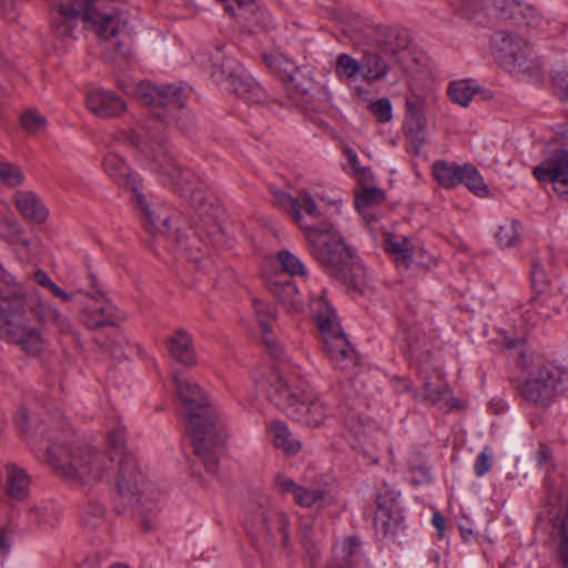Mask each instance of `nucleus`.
I'll return each mask as SVG.
<instances>
[{
	"instance_id": "f257e3e1",
	"label": "nucleus",
	"mask_w": 568,
	"mask_h": 568,
	"mask_svg": "<svg viewBox=\"0 0 568 568\" xmlns=\"http://www.w3.org/2000/svg\"><path fill=\"white\" fill-rule=\"evenodd\" d=\"M252 378L257 392L276 397L277 404L295 415L298 422L310 427H318L325 420L326 406L298 372L288 367L280 371L258 367L253 372Z\"/></svg>"
},
{
	"instance_id": "f03ea898",
	"label": "nucleus",
	"mask_w": 568,
	"mask_h": 568,
	"mask_svg": "<svg viewBox=\"0 0 568 568\" xmlns=\"http://www.w3.org/2000/svg\"><path fill=\"white\" fill-rule=\"evenodd\" d=\"M173 382L176 395L184 405L195 454L206 470L214 474L219 467L222 443L217 414L196 383L180 374L173 375Z\"/></svg>"
},
{
	"instance_id": "7ed1b4c3",
	"label": "nucleus",
	"mask_w": 568,
	"mask_h": 568,
	"mask_svg": "<svg viewBox=\"0 0 568 568\" xmlns=\"http://www.w3.org/2000/svg\"><path fill=\"white\" fill-rule=\"evenodd\" d=\"M48 463L59 476L81 485L105 479L113 468V458L94 446L53 445Z\"/></svg>"
},
{
	"instance_id": "20e7f679",
	"label": "nucleus",
	"mask_w": 568,
	"mask_h": 568,
	"mask_svg": "<svg viewBox=\"0 0 568 568\" xmlns=\"http://www.w3.org/2000/svg\"><path fill=\"white\" fill-rule=\"evenodd\" d=\"M58 17L54 20L57 32L64 37L71 32V21L81 18L89 23L97 36L108 42L106 49L118 50L120 45H126L128 37L122 33L120 20L114 16L102 11L92 0H64L57 10Z\"/></svg>"
},
{
	"instance_id": "39448f33",
	"label": "nucleus",
	"mask_w": 568,
	"mask_h": 568,
	"mask_svg": "<svg viewBox=\"0 0 568 568\" xmlns=\"http://www.w3.org/2000/svg\"><path fill=\"white\" fill-rule=\"evenodd\" d=\"M302 231L318 261L341 266V281L358 283L367 280L361 261L352 255L332 224L304 226Z\"/></svg>"
},
{
	"instance_id": "423d86ee",
	"label": "nucleus",
	"mask_w": 568,
	"mask_h": 568,
	"mask_svg": "<svg viewBox=\"0 0 568 568\" xmlns=\"http://www.w3.org/2000/svg\"><path fill=\"white\" fill-rule=\"evenodd\" d=\"M505 343L509 349L517 351L518 364L528 369L527 378L521 387L524 397L536 404H548L561 384L560 368L540 358L530 357L528 362L525 352L520 348L521 338H507Z\"/></svg>"
},
{
	"instance_id": "0eeeda50",
	"label": "nucleus",
	"mask_w": 568,
	"mask_h": 568,
	"mask_svg": "<svg viewBox=\"0 0 568 568\" xmlns=\"http://www.w3.org/2000/svg\"><path fill=\"white\" fill-rule=\"evenodd\" d=\"M276 204L290 210L295 223L301 230L312 226L306 222V216L316 219L322 214H337L342 209V196L327 187L303 190L296 199L282 191L275 192Z\"/></svg>"
},
{
	"instance_id": "6e6552de",
	"label": "nucleus",
	"mask_w": 568,
	"mask_h": 568,
	"mask_svg": "<svg viewBox=\"0 0 568 568\" xmlns=\"http://www.w3.org/2000/svg\"><path fill=\"white\" fill-rule=\"evenodd\" d=\"M118 489L124 506L136 507L144 515L141 521L143 530H152L155 527L153 511L158 508V494L134 463L121 465Z\"/></svg>"
},
{
	"instance_id": "1a4fd4ad",
	"label": "nucleus",
	"mask_w": 568,
	"mask_h": 568,
	"mask_svg": "<svg viewBox=\"0 0 568 568\" xmlns=\"http://www.w3.org/2000/svg\"><path fill=\"white\" fill-rule=\"evenodd\" d=\"M311 312L323 336L326 353L338 369L356 365V354L346 339L335 310L322 297L314 300Z\"/></svg>"
},
{
	"instance_id": "9d476101",
	"label": "nucleus",
	"mask_w": 568,
	"mask_h": 568,
	"mask_svg": "<svg viewBox=\"0 0 568 568\" xmlns=\"http://www.w3.org/2000/svg\"><path fill=\"white\" fill-rule=\"evenodd\" d=\"M128 139L135 149L136 161L142 166L156 173L162 183L181 190L185 189L184 183L189 182L190 174L182 172L173 158L169 156L161 145H155L149 134L143 131H132Z\"/></svg>"
},
{
	"instance_id": "9b49d317",
	"label": "nucleus",
	"mask_w": 568,
	"mask_h": 568,
	"mask_svg": "<svg viewBox=\"0 0 568 568\" xmlns=\"http://www.w3.org/2000/svg\"><path fill=\"white\" fill-rule=\"evenodd\" d=\"M491 54L509 72L515 74H537L540 69L531 47L511 34H497L490 45Z\"/></svg>"
},
{
	"instance_id": "f8f14e48",
	"label": "nucleus",
	"mask_w": 568,
	"mask_h": 568,
	"mask_svg": "<svg viewBox=\"0 0 568 568\" xmlns=\"http://www.w3.org/2000/svg\"><path fill=\"white\" fill-rule=\"evenodd\" d=\"M384 247L400 272L420 273L437 264L420 243L405 236L387 235Z\"/></svg>"
},
{
	"instance_id": "ddd939ff",
	"label": "nucleus",
	"mask_w": 568,
	"mask_h": 568,
	"mask_svg": "<svg viewBox=\"0 0 568 568\" xmlns=\"http://www.w3.org/2000/svg\"><path fill=\"white\" fill-rule=\"evenodd\" d=\"M212 77L217 83H225L234 93L250 101H257L260 89L250 74L233 60L214 65Z\"/></svg>"
},
{
	"instance_id": "4468645a",
	"label": "nucleus",
	"mask_w": 568,
	"mask_h": 568,
	"mask_svg": "<svg viewBox=\"0 0 568 568\" xmlns=\"http://www.w3.org/2000/svg\"><path fill=\"white\" fill-rule=\"evenodd\" d=\"M534 176L544 183H550L554 192L568 200V152L560 150L550 154L534 169Z\"/></svg>"
},
{
	"instance_id": "2eb2a0df",
	"label": "nucleus",
	"mask_w": 568,
	"mask_h": 568,
	"mask_svg": "<svg viewBox=\"0 0 568 568\" xmlns=\"http://www.w3.org/2000/svg\"><path fill=\"white\" fill-rule=\"evenodd\" d=\"M77 300L87 314V324L90 327L99 328L114 323L112 306L104 301L103 294L95 286H90V292H79Z\"/></svg>"
},
{
	"instance_id": "dca6fc26",
	"label": "nucleus",
	"mask_w": 568,
	"mask_h": 568,
	"mask_svg": "<svg viewBox=\"0 0 568 568\" xmlns=\"http://www.w3.org/2000/svg\"><path fill=\"white\" fill-rule=\"evenodd\" d=\"M275 484L282 493L291 494L301 507L321 509L329 503L324 489L298 486L285 475H277Z\"/></svg>"
},
{
	"instance_id": "f3484780",
	"label": "nucleus",
	"mask_w": 568,
	"mask_h": 568,
	"mask_svg": "<svg viewBox=\"0 0 568 568\" xmlns=\"http://www.w3.org/2000/svg\"><path fill=\"white\" fill-rule=\"evenodd\" d=\"M8 328L4 334L10 341L19 344L27 353L31 355L40 354L44 348V342L40 333L34 328H29L22 315H13L7 321Z\"/></svg>"
},
{
	"instance_id": "a211bd4d",
	"label": "nucleus",
	"mask_w": 568,
	"mask_h": 568,
	"mask_svg": "<svg viewBox=\"0 0 568 568\" xmlns=\"http://www.w3.org/2000/svg\"><path fill=\"white\" fill-rule=\"evenodd\" d=\"M85 103L87 108L100 118L115 116L125 110V103L121 98L102 89L91 90Z\"/></svg>"
},
{
	"instance_id": "6ab92c4d",
	"label": "nucleus",
	"mask_w": 568,
	"mask_h": 568,
	"mask_svg": "<svg viewBox=\"0 0 568 568\" xmlns=\"http://www.w3.org/2000/svg\"><path fill=\"white\" fill-rule=\"evenodd\" d=\"M105 173L119 185L131 189L138 192L141 181L134 174L126 161L115 152H109L103 161Z\"/></svg>"
},
{
	"instance_id": "aec40b11",
	"label": "nucleus",
	"mask_w": 568,
	"mask_h": 568,
	"mask_svg": "<svg viewBox=\"0 0 568 568\" xmlns=\"http://www.w3.org/2000/svg\"><path fill=\"white\" fill-rule=\"evenodd\" d=\"M165 345L171 356L180 364L192 367L197 364L191 336L184 329H178L165 338Z\"/></svg>"
},
{
	"instance_id": "412c9836",
	"label": "nucleus",
	"mask_w": 568,
	"mask_h": 568,
	"mask_svg": "<svg viewBox=\"0 0 568 568\" xmlns=\"http://www.w3.org/2000/svg\"><path fill=\"white\" fill-rule=\"evenodd\" d=\"M18 211L27 219L36 223H43L49 216V211L32 191H19L13 197Z\"/></svg>"
},
{
	"instance_id": "4be33fe9",
	"label": "nucleus",
	"mask_w": 568,
	"mask_h": 568,
	"mask_svg": "<svg viewBox=\"0 0 568 568\" xmlns=\"http://www.w3.org/2000/svg\"><path fill=\"white\" fill-rule=\"evenodd\" d=\"M268 432L275 448L281 449L285 455L292 456L301 450V442L290 432L287 425L282 420H272Z\"/></svg>"
},
{
	"instance_id": "5701e85b",
	"label": "nucleus",
	"mask_w": 568,
	"mask_h": 568,
	"mask_svg": "<svg viewBox=\"0 0 568 568\" xmlns=\"http://www.w3.org/2000/svg\"><path fill=\"white\" fill-rule=\"evenodd\" d=\"M369 183L359 184L361 187L355 193V206L365 221L373 217L372 210L374 206L384 201V193Z\"/></svg>"
},
{
	"instance_id": "b1692460",
	"label": "nucleus",
	"mask_w": 568,
	"mask_h": 568,
	"mask_svg": "<svg viewBox=\"0 0 568 568\" xmlns=\"http://www.w3.org/2000/svg\"><path fill=\"white\" fill-rule=\"evenodd\" d=\"M7 470V494L17 500L27 497L30 479L27 473L14 464H8Z\"/></svg>"
},
{
	"instance_id": "393cba45",
	"label": "nucleus",
	"mask_w": 568,
	"mask_h": 568,
	"mask_svg": "<svg viewBox=\"0 0 568 568\" xmlns=\"http://www.w3.org/2000/svg\"><path fill=\"white\" fill-rule=\"evenodd\" d=\"M464 165L445 161L436 162L433 165V176L444 187H454L462 183Z\"/></svg>"
},
{
	"instance_id": "a878e982",
	"label": "nucleus",
	"mask_w": 568,
	"mask_h": 568,
	"mask_svg": "<svg viewBox=\"0 0 568 568\" xmlns=\"http://www.w3.org/2000/svg\"><path fill=\"white\" fill-rule=\"evenodd\" d=\"M276 260L283 271L301 282L313 281L304 262L290 251L283 250L276 254Z\"/></svg>"
},
{
	"instance_id": "bb28decb",
	"label": "nucleus",
	"mask_w": 568,
	"mask_h": 568,
	"mask_svg": "<svg viewBox=\"0 0 568 568\" xmlns=\"http://www.w3.org/2000/svg\"><path fill=\"white\" fill-rule=\"evenodd\" d=\"M0 237L13 244H21L27 250L36 246V243L28 239H22V230L19 222L0 211Z\"/></svg>"
},
{
	"instance_id": "cd10ccee",
	"label": "nucleus",
	"mask_w": 568,
	"mask_h": 568,
	"mask_svg": "<svg viewBox=\"0 0 568 568\" xmlns=\"http://www.w3.org/2000/svg\"><path fill=\"white\" fill-rule=\"evenodd\" d=\"M344 161L342 163L343 171L355 179L358 184H365L373 181V173L368 168L362 166L356 152L351 148L343 150Z\"/></svg>"
},
{
	"instance_id": "c85d7f7f",
	"label": "nucleus",
	"mask_w": 568,
	"mask_h": 568,
	"mask_svg": "<svg viewBox=\"0 0 568 568\" xmlns=\"http://www.w3.org/2000/svg\"><path fill=\"white\" fill-rule=\"evenodd\" d=\"M398 520L399 514L395 504L392 501L387 505V501H383L379 497L377 499V511L375 516L376 526L383 529L385 535L394 534L395 528L398 526Z\"/></svg>"
},
{
	"instance_id": "c756f323",
	"label": "nucleus",
	"mask_w": 568,
	"mask_h": 568,
	"mask_svg": "<svg viewBox=\"0 0 568 568\" xmlns=\"http://www.w3.org/2000/svg\"><path fill=\"white\" fill-rule=\"evenodd\" d=\"M145 216V225L149 232L153 234H168L171 231L170 215L162 209L150 207L148 204L142 205Z\"/></svg>"
},
{
	"instance_id": "7c9ffc66",
	"label": "nucleus",
	"mask_w": 568,
	"mask_h": 568,
	"mask_svg": "<svg viewBox=\"0 0 568 568\" xmlns=\"http://www.w3.org/2000/svg\"><path fill=\"white\" fill-rule=\"evenodd\" d=\"M362 80L376 81L384 78L388 71V65L378 55L367 53L361 59Z\"/></svg>"
},
{
	"instance_id": "2f4dec72",
	"label": "nucleus",
	"mask_w": 568,
	"mask_h": 568,
	"mask_svg": "<svg viewBox=\"0 0 568 568\" xmlns=\"http://www.w3.org/2000/svg\"><path fill=\"white\" fill-rule=\"evenodd\" d=\"M520 233V223L516 220L507 219L497 226L495 239L499 246L511 247L518 242Z\"/></svg>"
},
{
	"instance_id": "473e14b6",
	"label": "nucleus",
	"mask_w": 568,
	"mask_h": 568,
	"mask_svg": "<svg viewBox=\"0 0 568 568\" xmlns=\"http://www.w3.org/2000/svg\"><path fill=\"white\" fill-rule=\"evenodd\" d=\"M160 105L182 106L190 97L191 90L183 84L162 85Z\"/></svg>"
},
{
	"instance_id": "72a5a7b5",
	"label": "nucleus",
	"mask_w": 568,
	"mask_h": 568,
	"mask_svg": "<svg viewBox=\"0 0 568 568\" xmlns=\"http://www.w3.org/2000/svg\"><path fill=\"white\" fill-rule=\"evenodd\" d=\"M476 92L477 87L471 80L452 82L448 89L450 99L463 106H466L470 102Z\"/></svg>"
},
{
	"instance_id": "f704fd0d",
	"label": "nucleus",
	"mask_w": 568,
	"mask_h": 568,
	"mask_svg": "<svg viewBox=\"0 0 568 568\" xmlns=\"http://www.w3.org/2000/svg\"><path fill=\"white\" fill-rule=\"evenodd\" d=\"M20 125L28 134L42 133L48 125L47 118L36 109H27L20 115Z\"/></svg>"
},
{
	"instance_id": "c9c22d12",
	"label": "nucleus",
	"mask_w": 568,
	"mask_h": 568,
	"mask_svg": "<svg viewBox=\"0 0 568 568\" xmlns=\"http://www.w3.org/2000/svg\"><path fill=\"white\" fill-rule=\"evenodd\" d=\"M336 73L341 79H362L361 60H356L346 53H342L336 60Z\"/></svg>"
},
{
	"instance_id": "e433bc0d",
	"label": "nucleus",
	"mask_w": 568,
	"mask_h": 568,
	"mask_svg": "<svg viewBox=\"0 0 568 568\" xmlns=\"http://www.w3.org/2000/svg\"><path fill=\"white\" fill-rule=\"evenodd\" d=\"M253 306L262 331L263 341L267 347L272 348L275 345V339L272 336V331L266 320L273 317V312L268 305L258 300H254Z\"/></svg>"
},
{
	"instance_id": "4c0bfd02",
	"label": "nucleus",
	"mask_w": 568,
	"mask_h": 568,
	"mask_svg": "<svg viewBox=\"0 0 568 568\" xmlns=\"http://www.w3.org/2000/svg\"><path fill=\"white\" fill-rule=\"evenodd\" d=\"M463 181L465 185L478 196H487L489 190L478 170L471 164H464Z\"/></svg>"
},
{
	"instance_id": "58836bf2",
	"label": "nucleus",
	"mask_w": 568,
	"mask_h": 568,
	"mask_svg": "<svg viewBox=\"0 0 568 568\" xmlns=\"http://www.w3.org/2000/svg\"><path fill=\"white\" fill-rule=\"evenodd\" d=\"M265 61L267 65L277 73L282 80L292 81L295 75V67L294 64L282 57L281 54H270L265 55Z\"/></svg>"
},
{
	"instance_id": "ea45409f",
	"label": "nucleus",
	"mask_w": 568,
	"mask_h": 568,
	"mask_svg": "<svg viewBox=\"0 0 568 568\" xmlns=\"http://www.w3.org/2000/svg\"><path fill=\"white\" fill-rule=\"evenodd\" d=\"M358 548V541L355 537H345L335 546V557L338 560L339 568H349V560Z\"/></svg>"
},
{
	"instance_id": "a19ab883",
	"label": "nucleus",
	"mask_w": 568,
	"mask_h": 568,
	"mask_svg": "<svg viewBox=\"0 0 568 568\" xmlns=\"http://www.w3.org/2000/svg\"><path fill=\"white\" fill-rule=\"evenodd\" d=\"M24 182V175L22 171L0 159V184L9 187H16Z\"/></svg>"
},
{
	"instance_id": "79ce46f5",
	"label": "nucleus",
	"mask_w": 568,
	"mask_h": 568,
	"mask_svg": "<svg viewBox=\"0 0 568 568\" xmlns=\"http://www.w3.org/2000/svg\"><path fill=\"white\" fill-rule=\"evenodd\" d=\"M162 85L151 82H141L136 85L134 94L145 104H159L161 99Z\"/></svg>"
},
{
	"instance_id": "37998d69",
	"label": "nucleus",
	"mask_w": 568,
	"mask_h": 568,
	"mask_svg": "<svg viewBox=\"0 0 568 568\" xmlns=\"http://www.w3.org/2000/svg\"><path fill=\"white\" fill-rule=\"evenodd\" d=\"M368 110L378 122H389L393 118L392 103L387 98L372 100Z\"/></svg>"
},
{
	"instance_id": "c03bdc74",
	"label": "nucleus",
	"mask_w": 568,
	"mask_h": 568,
	"mask_svg": "<svg viewBox=\"0 0 568 568\" xmlns=\"http://www.w3.org/2000/svg\"><path fill=\"white\" fill-rule=\"evenodd\" d=\"M275 288L273 294L293 310H298L303 305L297 286H275Z\"/></svg>"
},
{
	"instance_id": "a18cd8bd",
	"label": "nucleus",
	"mask_w": 568,
	"mask_h": 568,
	"mask_svg": "<svg viewBox=\"0 0 568 568\" xmlns=\"http://www.w3.org/2000/svg\"><path fill=\"white\" fill-rule=\"evenodd\" d=\"M345 427L351 436L354 437V443L352 444L354 447L362 446L364 444V439L368 435V430L372 428L367 425H364L361 418L349 417L345 422Z\"/></svg>"
},
{
	"instance_id": "49530a36",
	"label": "nucleus",
	"mask_w": 568,
	"mask_h": 568,
	"mask_svg": "<svg viewBox=\"0 0 568 568\" xmlns=\"http://www.w3.org/2000/svg\"><path fill=\"white\" fill-rule=\"evenodd\" d=\"M493 449L490 447H484V449L477 456L474 470L478 477L484 476L490 469L493 465Z\"/></svg>"
},
{
	"instance_id": "de8ad7c7",
	"label": "nucleus",
	"mask_w": 568,
	"mask_h": 568,
	"mask_svg": "<svg viewBox=\"0 0 568 568\" xmlns=\"http://www.w3.org/2000/svg\"><path fill=\"white\" fill-rule=\"evenodd\" d=\"M104 508L98 503L89 504L82 515V520L87 525L97 526L100 524V520L103 518Z\"/></svg>"
},
{
	"instance_id": "09e8293b",
	"label": "nucleus",
	"mask_w": 568,
	"mask_h": 568,
	"mask_svg": "<svg viewBox=\"0 0 568 568\" xmlns=\"http://www.w3.org/2000/svg\"><path fill=\"white\" fill-rule=\"evenodd\" d=\"M237 3V12H233L240 19L253 20L258 23L260 19L256 17V8L253 4V0H234Z\"/></svg>"
},
{
	"instance_id": "8fccbe9b",
	"label": "nucleus",
	"mask_w": 568,
	"mask_h": 568,
	"mask_svg": "<svg viewBox=\"0 0 568 568\" xmlns=\"http://www.w3.org/2000/svg\"><path fill=\"white\" fill-rule=\"evenodd\" d=\"M560 552L564 568H568V509L560 519Z\"/></svg>"
},
{
	"instance_id": "3c124183",
	"label": "nucleus",
	"mask_w": 568,
	"mask_h": 568,
	"mask_svg": "<svg viewBox=\"0 0 568 568\" xmlns=\"http://www.w3.org/2000/svg\"><path fill=\"white\" fill-rule=\"evenodd\" d=\"M125 427L116 425L108 434V442L114 449H121L125 444Z\"/></svg>"
},
{
	"instance_id": "603ef678",
	"label": "nucleus",
	"mask_w": 568,
	"mask_h": 568,
	"mask_svg": "<svg viewBox=\"0 0 568 568\" xmlns=\"http://www.w3.org/2000/svg\"><path fill=\"white\" fill-rule=\"evenodd\" d=\"M559 475L548 474L546 477V484L551 494L557 495L561 491H568V478L562 480V485L558 481Z\"/></svg>"
},
{
	"instance_id": "864d4df0",
	"label": "nucleus",
	"mask_w": 568,
	"mask_h": 568,
	"mask_svg": "<svg viewBox=\"0 0 568 568\" xmlns=\"http://www.w3.org/2000/svg\"><path fill=\"white\" fill-rule=\"evenodd\" d=\"M429 471L426 467L419 465V466H412L409 470V479L414 484H424L429 480Z\"/></svg>"
},
{
	"instance_id": "5fc2aeb1",
	"label": "nucleus",
	"mask_w": 568,
	"mask_h": 568,
	"mask_svg": "<svg viewBox=\"0 0 568 568\" xmlns=\"http://www.w3.org/2000/svg\"><path fill=\"white\" fill-rule=\"evenodd\" d=\"M52 294L61 297L63 301H74L78 303L77 296L79 292H90V286L87 290H77L74 293H68L62 286H49Z\"/></svg>"
},
{
	"instance_id": "6e6d98bb",
	"label": "nucleus",
	"mask_w": 568,
	"mask_h": 568,
	"mask_svg": "<svg viewBox=\"0 0 568 568\" xmlns=\"http://www.w3.org/2000/svg\"><path fill=\"white\" fill-rule=\"evenodd\" d=\"M398 342L405 351L414 349L415 335L409 334L408 328L402 327L397 336Z\"/></svg>"
},
{
	"instance_id": "4d7b16f0",
	"label": "nucleus",
	"mask_w": 568,
	"mask_h": 568,
	"mask_svg": "<svg viewBox=\"0 0 568 568\" xmlns=\"http://www.w3.org/2000/svg\"><path fill=\"white\" fill-rule=\"evenodd\" d=\"M536 458H537V464L540 467H546L551 462V458H552L551 450L546 445L541 444L537 450Z\"/></svg>"
},
{
	"instance_id": "13d9d810",
	"label": "nucleus",
	"mask_w": 568,
	"mask_h": 568,
	"mask_svg": "<svg viewBox=\"0 0 568 568\" xmlns=\"http://www.w3.org/2000/svg\"><path fill=\"white\" fill-rule=\"evenodd\" d=\"M425 399L436 403L442 397V390L438 387H433L430 383H425Z\"/></svg>"
},
{
	"instance_id": "bf43d9fd",
	"label": "nucleus",
	"mask_w": 568,
	"mask_h": 568,
	"mask_svg": "<svg viewBox=\"0 0 568 568\" xmlns=\"http://www.w3.org/2000/svg\"><path fill=\"white\" fill-rule=\"evenodd\" d=\"M272 516L277 521V526L275 528H277L278 530H281L283 532V538L285 539L286 538V527H287V524H288L285 515H283V514H273Z\"/></svg>"
},
{
	"instance_id": "052dcab7",
	"label": "nucleus",
	"mask_w": 568,
	"mask_h": 568,
	"mask_svg": "<svg viewBox=\"0 0 568 568\" xmlns=\"http://www.w3.org/2000/svg\"><path fill=\"white\" fill-rule=\"evenodd\" d=\"M433 524L437 528L439 536H443L445 529V519L439 513L433 514Z\"/></svg>"
},
{
	"instance_id": "680f3d73",
	"label": "nucleus",
	"mask_w": 568,
	"mask_h": 568,
	"mask_svg": "<svg viewBox=\"0 0 568 568\" xmlns=\"http://www.w3.org/2000/svg\"><path fill=\"white\" fill-rule=\"evenodd\" d=\"M531 281L535 283L546 282L545 272L541 267L535 266L531 272Z\"/></svg>"
},
{
	"instance_id": "e2e57ef3",
	"label": "nucleus",
	"mask_w": 568,
	"mask_h": 568,
	"mask_svg": "<svg viewBox=\"0 0 568 568\" xmlns=\"http://www.w3.org/2000/svg\"><path fill=\"white\" fill-rule=\"evenodd\" d=\"M9 542L7 540V531L4 528H0V555L9 551Z\"/></svg>"
},
{
	"instance_id": "0e129e2a",
	"label": "nucleus",
	"mask_w": 568,
	"mask_h": 568,
	"mask_svg": "<svg viewBox=\"0 0 568 568\" xmlns=\"http://www.w3.org/2000/svg\"><path fill=\"white\" fill-rule=\"evenodd\" d=\"M34 281L37 282V284H53L52 281L48 277V275L41 270L34 272Z\"/></svg>"
},
{
	"instance_id": "69168bd1",
	"label": "nucleus",
	"mask_w": 568,
	"mask_h": 568,
	"mask_svg": "<svg viewBox=\"0 0 568 568\" xmlns=\"http://www.w3.org/2000/svg\"><path fill=\"white\" fill-rule=\"evenodd\" d=\"M14 278L12 275L3 270V267L0 265V282L3 284H9L10 282H13Z\"/></svg>"
},
{
	"instance_id": "338daca9",
	"label": "nucleus",
	"mask_w": 568,
	"mask_h": 568,
	"mask_svg": "<svg viewBox=\"0 0 568 568\" xmlns=\"http://www.w3.org/2000/svg\"><path fill=\"white\" fill-rule=\"evenodd\" d=\"M28 419V410L27 408L22 407L20 410H19V414H18V423H19V426L21 428H23L26 422Z\"/></svg>"
},
{
	"instance_id": "774afa93",
	"label": "nucleus",
	"mask_w": 568,
	"mask_h": 568,
	"mask_svg": "<svg viewBox=\"0 0 568 568\" xmlns=\"http://www.w3.org/2000/svg\"><path fill=\"white\" fill-rule=\"evenodd\" d=\"M109 568H129V567L125 565H122V564H114V565L110 566Z\"/></svg>"
}]
</instances>
